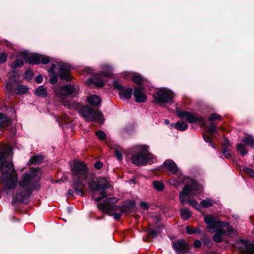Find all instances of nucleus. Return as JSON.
I'll return each instance as SVG.
<instances>
[{"label":"nucleus","instance_id":"obj_1","mask_svg":"<svg viewBox=\"0 0 254 254\" xmlns=\"http://www.w3.org/2000/svg\"><path fill=\"white\" fill-rule=\"evenodd\" d=\"M11 147L5 144L0 147V170L6 188L14 189L13 200L25 202L31 192L39 188V181L42 176L40 169H32L22 174L18 181L13 165L6 159L10 155Z\"/></svg>","mask_w":254,"mask_h":254},{"label":"nucleus","instance_id":"obj_2","mask_svg":"<svg viewBox=\"0 0 254 254\" xmlns=\"http://www.w3.org/2000/svg\"><path fill=\"white\" fill-rule=\"evenodd\" d=\"M72 171L73 189L78 195L82 196L84 194L83 189L88 183L93 191L101 190L100 193L101 196L95 198L96 202H99L106 197V189L111 187L108 178L100 177L97 179L96 182L92 181L90 178L86 166L80 161L74 162Z\"/></svg>","mask_w":254,"mask_h":254},{"label":"nucleus","instance_id":"obj_3","mask_svg":"<svg viewBox=\"0 0 254 254\" xmlns=\"http://www.w3.org/2000/svg\"><path fill=\"white\" fill-rule=\"evenodd\" d=\"M163 165L172 173L178 176V180L176 181L177 185L181 183H190V185L187 184L184 187L182 192L180 194V199L182 203L184 204L185 202V196H192L200 192L202 189V186L198 184L195 181L183 175L178 169L176 164L173 161L167 160L164 163Z\"/></svg>","mask_w":254,"mask_h":254},{"label":"nucleus","instance_id":"obj_4","mask_svg":"<svg viewBox=\"0 0 254 254\" xmlns=\"http://www.w3.org/2000/svg\"><path fill=\"white\" fill-rule=\"evenodd\" d=\"M118 199L115 197L106 199L104 203L97 204V207L103 211L111 215H114L115 219L119 220L122 216V208L120 206L115 205Z\"/></svg>","mask_w":254,"mask_h":254},{"label":"nucleus","instance_id":"obj_5","mask_svg":"<svg viewBox=\"0 0 254 254\" xmlns=\"http://www.w3.org/2000/svg\"><path fill=\"white\" fill-rule=\"evenodd\" d=\"M213 232L216 233L213 236V240L217 243L222 242L225 236L233 238L237 235V231L230 224L222 226L216 231H211Z\"/></svg>","mask_w":254,"mask_h":254},{"label":"nucleus","instance_id":"obj_6","mask_svg":"<svg viewBox=\"0 0 254 254\" xmlns=\"http://www.w3.org/2000/svg\"><path fill=\"white\" fill-rule=\"evenodd\" d=\"M80 113L86 121H96L100 124L103 123L102 114L99 111H95L92 108L86 106L80 110Z\"/></svg>","mask_w":254,"mask_h":254},{"label":"nucleus","instance_id":"obj_7","mask_svg":"<svg viewBox=\"0 0 254 254\" xmlns=\"http://www.w3.org/2000/svg\"><path fill=\"white\" fill-rule=\"evenodd\" d=\"M174 97V93L167 88H161L154 94L156 102L159 103H173Z\"/></svg>","mask_w":254,"mask_h":254},{"label":"nucleus","instance_id":"obj_8","mask_svg":"<svg viewBox=\"0 0 254 254\" xmlns=\"http://www.w3.org/2000/svg\"><path fill=\"white\" fill-rule=\"evenodd\" d=\"M103 69L104 71H103L99 75H98L95 79H89L88 80L89 83H92L98 87H102L104 85L105 81L102 78L103 77H106L111 76L113 69L111 65L107 64L103 66Z\"/></svg>","mask_w":254,"mask_h":254},{"label":"nucleus","instance_id":"obj_9","mask_svg":"<svg viewBox=\"0 0 254 254\" xmlns=\"http://www.w3.org/2000/svg\"><path fill=\"white\" fill-rule=\"evenodd\" d=\"M204 222L207 224V228L211 231L217 230L221 227L229 224L219 221V219L215 216L209 215L204 217Z\"/></svg>","mask_w":254,"mask_h":254},{"label":"nucleus","instance_id":"obj_10","mask_svg":"<svg viewBox=\"0 0 254 254\" xmlns=\"http://www.w3.org/2000/svg\"><path fill=\"white\" fill-rule=\"evenodd\" d=\"M132 162L136 165H141L145 163H152L153 162L152 155L147 151L143 153H138L134 154L132 157Z\"/></svg>","mask_w":254,"mask_h":254},{"label":"nucleus","instance_id":"obj_11","mask_svg":"<svg viewBox=\"0 0 254 254\" xmlns=\"http://www.w3.org/2000/svg\"><path fill=\"white\" fill-rule=\"evenodd\" d=\"M236 247L241 254H254V242L239 240L236 242Z\"/></svg>","mask_w":254,"mask_h":254},{"label":"nucleus","instance_id":"obj_12","mask_svg":"<svg viewBox=\"0 0 254 254\" xmlns=\"http://www.w3.org/2000/svg\"><path fill=\"white\" fill-rule=\"evenodd\" d=\"M177 113L178 116L185 118L190 123H198L201 127L205 126V123L203 119L201 117H198L188 112L181 110L177 111Z\"/></svg>","mask_w":254,"mask_h":254},{"label":"nucleus","instance_id":"obj_13","mask_svg":"<svg viewBox=\"0 0 254 254\" xmlns=\"http://www.w3.org/2000/svg\"><path fill=\"white\" fill-rule=\"evenodd\" d=\"M78 90V87L74 85H65L62 87L61 88L55 89V93L57 96L64 99V97L67 95H73Z\"/></svg>","mask_w":254,"mask_h":254},{"label":"nucleus","instance_id":"obj_14","mask_svg":"<svg viewBox=\"0 0 254 254\" xmlns=\"http://www.w3.org/2000/svg\"><path fill=\"white\" fill-rule=\"evenodd\" d=\"M173 247L178 254H186L188 253L189 245L183 240H180L173 243Z\"/></svg>","mask_w":254,"mask_h":254},{"label":"nucleus","instance_id":"obj_15","mask_svg":"<svg viewBox=\"0 0 254 254\" xmlns=\"http://www.w3.org/2000/svg\"><path fill=\"white\" fill-rule=\"evenodd\" d=\"M70 66L67 64H63L60 65V76L61 79L70 81L72 77L69 75Z\"/></svg>","mask_w":254,"mask_h":254},{"label":"nucleus","instance_id":"obj_16","mask_svg":"<svg viewBox=\"0 0 254 254\" xmlns=\"http://www.w3.org/2000/svg\"><path fill=\"white\" fill-rule=\"evenodd\" d=\"M114 87L120 90L119 94L121 96H123L126 99H129L131 97L132 94V88L122 87L116 82L114 83Z\"/></svg>","mask_w":254,"mask_h":254},{"label":"nucleus","instance_id":"obj_17","mask_svg":"<svg viewBox=\"0 0 254 254\" xmlns=\"http://www.w3.org/2000/svg\"><path fill=\"white\" fill-rule=\"evenodd\" d=\"M6 89L8 92L14 91L17 94H22L26 93L29 90V88L24 85H19L15 90H13V84L11 82H7L6 84Z\"/></svg>","mask_w":254,"mask_h":254},{"label":"nucleus","instance_id":"obj_18","mask_svg":"<svg viewBox=\"0 0 254 254\" xmlns=\"http://www.w3.org/2000/svg\"><path fill=\"white\" fill-rule=\"evenodd\" d=\"M133 96L135 102L137 103H142L147 99V96L143 93L142 89L141 88H135L134 89Z\"/></svg>","mask_w":254,"mask_h":254},{"label":"nucleus","instance_id":"obj_19","mask_svg":"<svg viewBox=\"0 0 254 254\" xmlns=\"http://www.w3.org/2000/svg\"><path fill=\"white\" fill-rule=\"evenodd\" d=\"M40 55L38 54H33L27 55L25 57V61L29 64H39Z\"/></svg>","mask_w":254,"mask_h":254},{"label":"nucleus","instance_id":"obj_20","mask_svg":"<svg viewBox=\"0 0 254 254\" xmlns=\"http://www.w3.org/2000/svg\"><path fill=\"white\" fill-rule=\"evenodd\" d=\"M10 124V120L4 114L0 113V127H5Z\"/></svg>","mask_w":254,"mask_h":254},{"label":"nucleus","instance_id":"obj_21","mask_svg":"<svg viewBox=\"0 0 254 254\" xmlns=\"http://www.w3.org/2000/svg\"><path fill=\"white\" fill-rule=\"evenodd\" d=\"M176 129L180 131H184L188 127L187 124L183 121L177 122L175 125H173Z\"/></svg>","mask_w":254,"mask_h":254},{"label":"nucleus","instance_id":"obj_22","mask_svg":"<svg viewBox=\"0 0 254 254\" xmlns=\"http://www.w3.org/2000/svg\"><path fill=\"white\" fill-rule=\"evenodd\" d=\"M89 103L92 105H98L100 102L101 100L99 96L97 95H92L87 98Z\"/></svg>","mask_w":254,"mask_h":254},{"label":"nucleus","instance_id":"obj_23","mask_svg":"<svg viewBox=\"0 0 254 254\" xmlns=\"http://www.w3.org/2000/svg\"><path fill=\"white\" fill-rule=\"evenodd\" d=\"M181 216L183 219L188 220L191 216V213L188 208H183L181 211Z\"/></svg>","mask_w":254,"mask_h":254},{"label":"nucleus","instance_id":"obj_24","mask_svg":"<svg viewBox=\"0 0 254 254\" xmlns=\"http://www.w3.org/2000/svg\"><path fill=\"white\" fill-rule=\"evenodd\" d=\"M236 149L237 151L243 156L245 155L248 152L245 145L242 143L237 144Z\"/></svg>","mask_w":254,"mask_h":254},{"label":"nucleus","instance_id":"obj_25","mask_svg":"<svg viewBox=\"0 0 254 254\" xmlns=\"http://www.w3.org/2000/svg\"><path fill=\"white\" fill-rule=\"evenodd\" d=\"M243 142L250 146L251 147H254V138L251 136H246L243 138Z\"/></svg>","mask_w":254,"mask_h":254},{"label":"nucleus","instance_id":"obj_26","mask_svg":"<svg viewBox=\"0 0 254 254\" xmlns=\"http://www.w3.org/2000/svg\"><path fill=\"white\" fill-rule=\"evenodd\" d=\"M214 201L210 198H206L200 202L201 205L204 208H207L213 205Z\"/></svg>","mask_w":254,"mask_h":254},{"label":"nucleus","instance_id":"obj_27","mask_svg":"<svg viewBox=\"0 0 254 254\" xmlns=\"http://www.w3.org/2000/svg\"><path fill=\"white\" fill-rule=\"evenodd\" d=\"M35 94L38 96L44 97L47 95V90L43 86H40L36 90Z\"/></svg>","mask_w":254,"mask_h":254},{"label":"nucleus","instance_id":"obj_28","mask_svg":"<svg viewBox=\"0 0 254 254\" xmlns=\"http://www.w3.org/2000/svg\"><path fill=\"white\" fill-rule=\"evenodd\" d=\"M132 80L138 85H141L144 82V79L139 74L134 75L132 77Z\"/></svg>","mask_w":254,"mask_h":254},{"label":"nucleus","instance_id":"obj_29","mask_svg":"<svg viewBox=\"0 0 254 254\" xmlns=\"http://www.w3.org/2000/svg\"><path fill=\"white\" fill-rule=\"evenodd\" d=\"M155 229L152 228H149L148 230V235L150 238H154L157 236L158 234L160 233L159 231V228Z\"/></svg>","mask_w":254,"mask_h":254},{"label":"nucleus","instance_id":"obj_30","mask_svg":"<svg viewBox=\"0 0 254 254\" xmlns=\"http://www.w3.org/2000/svg\"><path fill=\"white\" fill-rule=\"evenodd\" d=\"M153 184L154 187L157 190L161 191V190H163L164 189V185L162 183H161L160 182L154 181Z\"/></svg>","mask_w":254,"mask_h":254},{"label":"nucleus","instance_id":"obj_31","mask_svg":"<svg viewBox=\"0 0 254 254\" xmlns=\"http://www.w3.org/2000/svg\"><path fill=\"white\" fill-rule=\"evenodd\" d=\"M186 231L189 234H192L200 233V230L198 228H195L189 226H187L186 227Z\"/></svg>","mask_w":254,"mask_h":254},{"label":"nucleus","instance_id":"obj_32","mask_svg":"<svg viewBox=\"0 0 254 254\" xmlns=\"http://www.w3.org/2000/svg\"><path fill=\"white\" fill-rule=\"evenodd\" d=\"M187 201L189 205L197 210L200 209V205L195 200H188Z\"/></svg>","mask_w":254,"mask_h":254},{"label":"nucleus","instance_id":"obj_33","mask_svg":"<svg viewBox=\"0 0 254 254\" xmlns=\"http://www.w3.org/2000/svg\"><path fill=\"white\" fill-rule=\"evenodd\" d=\"M42 160V157L40 156H34L32 157L30 160V164H37L39 163Z\"/></svg>","mask_w":254,"mask_h":254},{"label":"nucleus","instance_id":"obj_34","mask_svg":"<svg viewBox=\"0 0 254 254\" xmlns=\"http://www.w3.org/2000/svg\"><path fill=\"white\" fill-rule=\"evenodd\" d=\"M217 131V127L213 123H211L208 128V131L210 134H213Z\"/></svg>","mask_w":254,"mask_h":254},{"label":"nucleus","instance_id":"obj_35","mask_svg":"<svg viewBox=\"0 0 254 254\" xmlns=\"http://www.w3.org/2000/svg\"><path fill=\"white\" fill-rule=\"evenodd\" d=\"M23 65V60L21 59H17L12 64V67L14 68L17 67H21Z\"/></svg>","mask_w":254,"mask_h":254},{"label":"nucleus","instance_id":"obj_36","mask_svg":"<svg viewBox=\"0 0 254 254\" xmlns=\"http://www.w3.org/2000/svg\"><path fill=\"white\" fill-rule=\"evenodd\" d=\"M221 117L220 115L217 114H211L208 118V120L210 122L215 121V120H221Z\"/></svg>","mask_w":254,"mask_h":254},{"label":"nucleus","instance_id":"obj_37","mask_svg":"<svg viewBox=\"0 0 254 254\" xmlns=\"http://www.w3.org/2000/svg\"><path fill=\"white\" fill-rule=\"evenodd\" d=\"M50 60L48 57L40 55V64L42 63L43 64H47L50 62Z\"/></svg>","mask_w":254,"mask_h":254},{"label":"nucleus","instance_id":"obj_38","mask_svg":"<svg viewBox=\"0 0 254 254\" xmlns=\"http://www.w3.org/2000/svg\"><path fill=\"white\" fill-rule=\"evenodd\" d=\"M96 134L97 136L101 140H104L106 138V136L105 133L101 130H98L96 131Z\"/></svg>","mask_w":254,"mask_h":254},{"label":"nucleus","instance_id":"obj_39","mask_svg":"<svg viewBox=\"0 0 254 254\" xmlns=\"http://www.w3.org/2000/svg\"><path fill=\"white\" fill-rule=\"evenodd\" d=\"M204 246L210 249L212 247V243L209 239H206L203 242Z\"/></svg>","mask_w":254,"mask_h":254},{"label":"nucleus","instance_id":"obj_40","mask_svg":"<svg viewBox=\"0 0 254 254\" xmlns=\"http://www.w3.org/2000/svg\"><path fill=\"white\" fill-rule=\"evenodd\" d=\"M244 170L246 173H247L248 175L251 176V177L254 178V170L251 169L249 168H245Z\"/></svg>","mask_w":254,"mask_h":254},{"label":"nucleus","instance_id":"obj_41","mask_svg":"<svg viewBox=\"0 0 254 254\" xmlns=\"http://www.w3.org/2000/svg\"><path fill=\"white\" fill-rule=\"evenodd\" d=\"M223 154L224 156L227 158H229L231 156L229 150L227 148L224 149L223 151Z\"/></svg>","mask_w":254,"mask_h":254},{"label":"nucleus","instance_id":"obj_42","mask_svg":"<svg viewBox=\"0 0 254 254\" xmlns=\"http://www.w3.org/2000/svg\"><path fill=\"white\" fill-rule=\"evenodd\" d=\"M115 155L119 160H122L123 159L122 153L118 149L115 150Z\"/></svg>","mask_w":254,"mask_h":254},{"label":"nucleus","instance_id":"obj_43","mask_svg":"<svg viewBox=\"0 0 254 254\" xmlns=\"http://www.w3.org/2000/svg\"><path fill=\"white\" fill-rule=\"evenodd\" d=\"M6 60V55L4 53L0 54V64L4 63Z\"/></svg>","mask_w":254,"mask_h":254},{"label":"nucleus","instance_id":"obj_44","mask_svg":"<svg viewBox=\"0 0 254 254\" xmlns=\"http://www.w3.org/2000/svg\"><path fill=\"white\" fill-rule=\"evenodd\" d=\"M58 81V77L57 75H53L50 78V82L52 84L56 83Z\"/></svg>","mask_w":254,"mask_h":254},{"label":"nucleus","instance_id":"obj_45","mask_svg":"<svg viewBox=\"0 0 254 254\" xmlns=\"http://www.w3.org/2000/svg\"><path fill=\"white\" fill-rule=\"evenodd\" d=\"M203 139L206 142H210L211 145L214 148V145L210 142V137L207 135H203Z\"/></svg>","mask_w":254,"mask_h":254},{"label":"nucleus","instance_id":"obj_46","mask_svg":"<svg viewBox=\"0 0 254 254\" xmlns=\"http://www.w3.org/2000/svg\"><path fill=\"white\" fill-rule=\"evenodd\" d=\"M33 73L31 70H27L25 73V77L28 79H31Z\"/></svg>","mask_w":254,"mask_h":254},{"label":"nucleus","instance_id":"obj_47","mask_svg":"<svg viewBox=\"0 0 254 254\" xmlns=\"http://www.w3.org/2000/svg\"><path fill=\"white\" fill-rule=\"evenodd\" d=\"M94 167L97 169L99 170L103 167V164L100 162L97 161L94 164Z\"/></svg>","mask_w":254,"mask_h":254},{"label":"nucleus","instance_id":"obj_48","mask_svg":"<svg viewBox=\"0 0 254 254\" xmlns=\"http://www.w3.org/2000/svg\"><path fill=\"white\" fill-rule=\"evenodd\" d=\"M140 205L141 207H142L144 209L147 210L149 208L148 205L145 202H141L140 204Z\"/></svg>","mask_w":254,"mask_h":254},{"label":"nucleus","instance_id":"obj_49","mask_svg":"<svg viewBox=\"0 0 254 254\" xmlns=\"http://www.w3.org/2000/svg\"><path fill=\"white\" fill-rule=\"evenodd\" d=\"M43 81V77L41 75H38L36 78V81L38 83H41Z\"/></svg>","mask_w":254,"mask_h":254},{"label":"nucleus","instance_id":"obj_50","mask_svg":"<svg viewBox=\"0 0 254 254\" xmlns=\"http://www.w3.org/2000/svg\"><path fill=\"white\" fill-rule=\"evenodd\" d=\"M201 246V243L199 240H196L194 242V246L195 248H199Z\"/></svg>","mask_w":254,"mask_h":254},{"label":"nucleus","instance_id":"obj_51","mask_svg":"<svg viewBox=\"0 0 254 254\" xmlns=\"http://www.w3.org/2000/svg\"><path fill=\"white\" fill-rule=\"evenodd\" d=\"M57 66L55 64H53L52 67L49 69V72L51 73H55Z\"/></svg>","mask_w":254,"mask_h":254},{"label":"nucleus","instance_id":"obj_52","mask_svg":"<svg viewBox=\"0 0 254 254\" xmlns=\"http://www.w3.org/2000/svg\"><path fill=\"white\" fill-rule=\"evenodd\" d=\"M73 191L71 190H69L68 191L67 194L68 196H73Z\"/></svg>","mask_w":254,"mask_h":254},{"label":"nucleus","instance_id":"obj_53","mask_svg":"<svg viewBox=\"0 0 254 254\" xmlns=\"http://www.w3.org/2000/svg\"><path fill=\"white\" fill-rule=\"evenodd\" d=\"M92 71H93V70L89 67L86 68L85 69V71L88 73H91L92 72Z\"/></svg>","mask_w":254,"mask_h":254},{"label":"nucleus","instance_id":"obj_54","mask_svg":"<svg viewBox=\"0 0 254 254\" xmlns=\"http://www.w3.org/2000/svg\"><path fill=\"white\" fill-rule=\"evenodd\" d=\"M14 72H11V74H12V75H14Z\"/></svg>","mask_w":254,"mask_h":254}]
</instances>
